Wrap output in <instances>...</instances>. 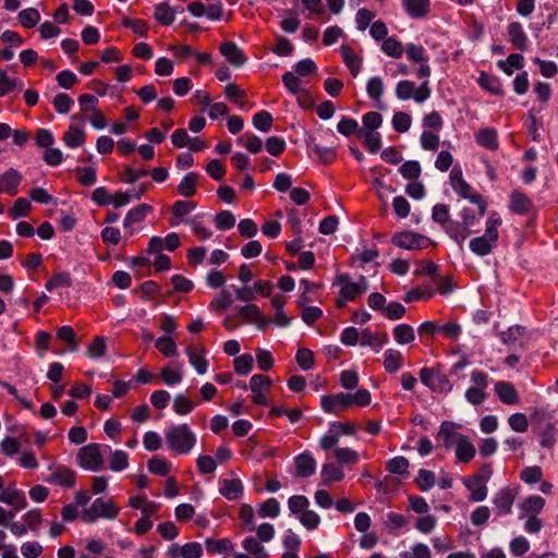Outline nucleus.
I'll use <instances>...</instances> for the list:
<instances>
[{
    "label": "nucleus",
    "mask_w": 558,
    "mask_h": 558,
    "mask_svg": "<svg viewBox=\"0 0 558 558\" xmlns=\"http://www.w3.org/2000/svg\"><path fill=\"white\" fill-rule=\"evenodd\" d=\"M0 502L12 506L15 513L24 507V496L17 489L7 488L1 489L0 493Z\"/></svg>",
    "instance_id": "7c9ffc66"
},
{
    "label": "nucleus",
    "mask_w": 558,
    "mask_h": 558,
    "mask_svg": "<svg viewBox=\"0 0 558 558\" xmlns=\"http://www.w3.org/2000/svg\"><path fill=\"white\" fill-rule=\"evenodd\" d=\"M524 58L520 53H511L506 60H499L497 66L507 75H511L514 70L523 68Z\"/></svg>",
    "instance_id": "58836bf2"
},
{
    "label": "nucleus",
    "mask_w": 558,
    "mask_h": 558,
    "mask_svg": "<svg viewBox=\"0 0 558 558\" xmlns=\"http://www.w3.org/2000/svg\"><path fill=\"white\" fill-rule=\"evenodd\" d=\"M507 33L510 43L518 50H525L527 44V36L523 26L519 22H511L507 27Z\"/></svg>",
    "instance_id": "6ab92c4d"
},
{
    "label": "nucleus",
    "mask_w": 558,
    "mask_h": 558,
    "mask_svg": "<svg viewBox=\"0 0 558 558\" xmlns=\"http://www.w3.org/2000/svg\"><path fill=\"white\" fill-rule=\"evenodd\" d=\"M243 484L239 478L219 482V493L228 500H239L243 496Z\"/></svg>",
    "instance_id": "f3484780"
},
{
    "label": "nucleus",
    "mask_w": 558,
    "mask_h": 558,
    "mask_svg": "<svg viewBox=\"0 0 558 558\" xmlns=\"http://www.w3.org/2000/svg\"><path fill=\"white\" fill-rule=\"evenodd\" d=\"M253 356L251 354H242L234 359V371L241 376L247 375L253 369Z\"/></svg>",
    "instance_id": "0e129e2a"
},
{
    "label": "nucleus",
    "mask_w": 558,
    "mask_h": 558,
    "mask_svg": "<svg viewBox=\"0 0 558 558\" xmlns=\"http://www.w3.org/2000/svg\"><path fill=\"white\" fill-rule=\"evenodd\" d=\"M195 407L196 404L191 401L184 393H178L174 396L173 411L178 415H187L195 409Z\"/></svg>",
    "instance_id": "09e8293b"
},
{
    "label": "nucleus",
    "mask_w": 558,
    "mask_h": 558,
    "mask_svg": "<svg viewBox=\"0 0 558 558\" xmlns=\"http://www.w3.org/2000/svg\"><path fill=\"white\" fill-rule=\"evenodd\" d=\"M307 146L324 163H331L336 158V150L333 147L322 146L313 138L307 142Z\"/></svg>",
    "instance_id": "ea45409f"
},
{
    "label": "nucleus",
    "mask_w": 558,
    "mask_h": 558,
    "mask_svg": "<svg viewBox=\"0 0 558 558\" xmlns=\"http://www.w3.org/2000/svg\"><path fill=\"white\" fill-rule=\"evenodd\" d=\"M170 558H201L203 556V547L197 542L186 543L181 546L172 544L168 549Z\"/></svg>",
    "instance_id": "f8f14e48"
},
{
    "label": "nucleus",
    "mask_w": 558,
    "mask_h": 558,
    "mask_svg": "<svg viewBox=\"0 0 558 558\" xmlns=\"http://www.w3.org/2000/svg\"><path fill=\"white\" fill-rule=\"evenodd\" d=\"M78 465L87 471H99L104 465V458L98 444L83 446L77 453Z\"/></svg>",
    "instance_id": "423d86ee"
},
{
    "label": "nucleus",
    "mask_w": 558,
    "mask_h": 558,
    "mask_svg": "<svg viewBox=\"0 0 558 558\" xmlns=\"http://www.w3.org/2000/svg\"><path fill=\"white\" fill-rule=\"evenodd\" d=\"M388 343V336L387 333H373L369 331V329H363L361 331V340L360 344L362 347H369L375 352H379L385 344Z\"/></svg>",
    "instance_id": "aec40b11"
},
{
    "label": "nucleus",
    "mask_w": 558,
    "mask_h": 558,
    "mask_svg": "<svg viewBox=\"0 0 558 558\" xmlns=\"http://www.w3.org/2000/svg\"><path fill=\"white\" fill-rule=\"evenodd\" d=\"M190 364L194 367L198 375L206 374L208 369V361L205 359L206 350L198 345H189L185 350Z\"/></svg>",
    "instance_id": "ddd939ff"
},
{
    "label": "nucleus",
    "mask_w": 558,
    "mask_h": 558,
    "mask_svg": "<svg viewBox=\"0 0 558 558\" xmlns=\"http://www.w3.org/2000/svg\"><path fill=\"white\" fill-rule=\"evenodd\" d=\"M501 225V219L497 213L488 216L485 225V232L483 235L473 238L470 241L469 247L472 253L477 256H486L497 246L499 233L498 227Z\"/></svg>",
    "instance_id": "f257e3e1"
},
{
    "label": "nucleus",
    "mask_w": 558,
    "mask_h": 558,
    "mask_svg": "<svg viewBox=\"0 0 558 558\" xmlns=\"http://www.w3.org/2000/svg\"><path fill=\"white\" fill-rule=\"evenodd\" d=\"M199 175L196 172L186 173L178 185V193L183 197H191L196 193Z\"/></svg>",
    "instance_id": "473e14b6"
},
{
    "label": "nucleus",
    "mask_w": 558,
    "mask_h": 558,
    "mask_svg": "<svg viewBox=\"0 0 558 558\" xmlns=\"http://www.w3.org/2000/svg\"><path fill=\"white\" fill-rule=\"evenodd\" d=\"M544 506H545L544 498L541 496H537V495L529 496L527 498H525L524 500H522L519 504V508L523 512H526V513H529V512L538 513L542 511Z\"/></svg>",
    "instance_id": "3c124183"
},
{
    "label": "nucleus",
    "mask_w": 558,
    "mask_h": 558,
    "mask_svg": "<svg viewBox=\"0 0 558 558\" xmlns=\"http://www.w3.org/2000/svg\"><path fill=\"white\" fill-rule=\"evenodd\" d=\"M155 347L167 357H172L178 354L175 341L169 335L157 338Z\"/></svg>",
    "instance_id": "a18cd8bd"
},
{
    "label": "nucleus",
    "mask_w": 558,
    "mask_h": 558,
    "mask_svg": "<svg viewBox=\"0 0 558 558\" xmlns=\"http://www.w3.org/2000/svg\"><path fill=\"white\" fill-rule=\"evenodd\" d=\"M525 333V327L512 325L506 331L500 332L499 337L502 343L507 345H518Z\"/></svg>",
    "instance_id": "c9c22d12"
},
{
    "label": "nucleus",
    "mask_w": 558,
    "mask_h": 558,
    "mask_svg": "<svg viewBox=\"0 0 558 558\" xmlns=\"http://www.w3.org/2000/svg\"><path fill=\"white\" fill-rule=\"evenodd\" d=\"M399 172L404 179L415 180L421 175L422 168L418 161L409 160L401 165Z\"/></svg>",
    "instance_id": "338daca9"
},
{
    "label": "nucleus",
    "mask_w": 558,
    "mask_h": 558,
    "mask_svg": "<svg viewBox=\"0 0 558 558\" xmlns=\"http://www.w3.org/2000/svg\"><path fill=\"white\" fill-rule=\"evenodd\" d=\"M395 341L400 344H409L415 340V331L409 324H399L392 330Z\"/></svg>",
    "instance_id": "f704fd0d"
},
{
    "label": "nucleus",
    "mask_w": 558,
    "mask_h": 558,
    "mask_svg": "<svg viewBox=\"0 0 558 558\" xmlns=\"http://www.w3.org/2000/svg\"><path fill=\"white\" fill-rule=\"evenodd\" d=\"M147 468L153 474L166 476L170 470V464L165 458L153 457L148 461Z\"/></svg>",
    "instance_id": "774afa93"
},
{
    "label": "nucleus",
    "mask_w": 558,
    "mask_h": 558,
    "mask_svg": "<svg viewBox=\"0 0 558 558\" xmlns=\"http://www.w3.org/2000/svg\"><path fill=\"white\" fill-rule=\"evenodd\" d=\"M381 50L392 58H400L404 52L402 44L395 37L386 38L381 45Z\"/></svg>",
    "instance_id": "052dcab7"
},
{
    "label": "nucleus",
    "mask_w": 558,
    "mask_h": 558,
    "mask_svg": "<svg viewBox=\"0 0 558 558\" xmlns=\"http://www.w3.org/2000/svg\"><path fill=\"white\" fill-rule=\"evenodd\" d=\"M366 93L368 97L376 101V107L378 109H384V105L381 102V96L384 94V82L379 76H372L366 84Z\"/></svg>",
    "instance_id": "bb28decb"
},
{
    "label": "nucleus",
    "mask_w": 558,
    "mask_h": 558,
    "mask_svg": "<svg viewBox=\"0 0 558 558\" xmlns=\"http://www.w3.org/2000/svg\"><path fill=\"white\" fill-rule=\"evenodd\" d=\"M294 463L296 468V476L299 477H310L316 471V460L310 452L298 454L294 459Z\"/></svg>",
    "instance_id": "2eb2a0df"
},
{
    "label": "nucleus",
    "mask_w": 558,
    "mask_h": 558,
    "mask_svg": "<svg viewBox=\"0 0 558 558\" xmlns=\"http://www.w3.org/2000/svg\"><path fill=\"white\" fill-rule=\"evenodd\" d=\"M37 203L46 205L48 207L47 216L52 217L54 210L60 204V201L49 194L46 190L37 187Z\"/></svg>",
    "instance_id": "603ef678"
},
{
    "label": "nucleus",
    "mask_w": 558,
    "mask_h": 558,
    "mask_svg": "<svg viewBox=\"0 0 558 558\" xmlns=\"http://www.w3.org/2000/svg\"><path fill=\"white\" fill-rule=\"evenodd\" d=\"M341 56L344 64L348 66L352 75L355 77L360 73L362 59L357 57L351 47L342 46L341 47Z\"/></svg>",
    "instance_id": "e433bc0d"
},
{
    "label": "nucleus",
    "mask_w": 558,
    "mask_h": 558,
    "mask_svg": "<svg viewBox=\"0 0 558 558\" xmlns=\"http://www.w3.org/2000/svg\"><path fill=\"white\" fill-rule=\"evenodd\" d=\"M129 466V456L123 450H114L110 456V470L121 472Z\"/></svg>",
    "instance_id": "bf43d9fd"
},
{
    "label": "nucleus",
    "mask_w": 558,
    "mask_h": 558,
    "mask_svg": "<svg viewBox=\"0 0 558 558\" xmlns=\"http://www.w3.org/2000/svg\"><path fill=\"white\" fill-rule=\"evenodd\" d=\"M236 143L252 154H257L263 149V141L255 134L245 133L236 140Z\"/></svg>",
    "instance_id": "de8ad7c7"
},
{
    "label": "nucleus",
    "mask_w": 558,
    "mask_h": 558,
    "mask_svg": "<svg viewBox=\"0 0 558 558\" xmlns=\"http://www.w3.org/2000/svg\"><path fill=\"white\" fill-rule=\"evenodd\" d=\"M414 92H416V85L413 81H400L396 86V96L400 100L413 98Z\"/></svg>",
    "instance_id": "69168bd1"
},
{
    "label": "nucleus",
    "mask_w": 558,
    "mask_h": 558,
    "mask_svg": "<svg viewBox=\"0 0 558 558\" xmlns=\"http://www.w3.org/2000/svg\"><path fill=\"white\" fill-rule=\"evenodd\" d=\"M178 10L170 7L167 2L158 3L154 10V17L162 25H171L177 15Z\"/></svg>",
    "instance_id": "c756f323"
},
{
    "label": "nucleus",
    "mask_w": 558,
    "mask_h": 558,
    "mask_svg": "<svg viewBox=\"0 0 558 558\" xmlns=\"http://www.w3.org/2000/svg\"><path fill=\"white\" fill-rule=\"evenodd\" d=\"M402 3L412 19L423 17L429 11V0H402Z\"/></svg>",
    "instance_id": "c85d7f7f"
},
{
    "label": "nucleus",
    "mask_w": 558,
    "mask_h": 558,
    "mask_svg": "<svg viewBox=\"0 0 558 558\" xmlns=\"http://www.w3.org/2000/svg\"><path fill=\"white\" fill-rule=\"evenodd\" d=\"M322 485L329 486L333 482H340L344 477L342 469L335 463H325L320 471Z\"/></svg>",
    "instance_id": "cd10ccee"
},
{
    "label": "nucleus",
    "mask_w": 558,
    "mask_h": 558,
    "mask_svg": "<svg viewBox=\"0 0 558 558\" xmlns=\"http://www.w3.org/2000/svg\"><path fill=\"white\" fill-rule=\"evenodd\" d=\"M196 208L195 202H189V201H177L173 203L171 213L172 218L170 219V226L177 227L181 222V218L189 215Z\"/></svg>",
    "instance_id": "b1692460"
},
{
    "label": "nucleus",
    "mask_w": 558,
    "mask_h": 558,
    "mask_svg": "<svg viewBox=\"0 0 558 558\" xmlns=\"http://www.w3.org/2000/svg\"><path fill=\"white\" fill-rule=\"evenodd\" d=\"M509 207L518 215H525L532 209L533 203L524 193L514 190L510 194Z\"/></svg>",
    "instance_id": "4be33fe9"
},
{
    "label": "nucleus",
    "mask_w": 558,
    "mask_h": 558,
    "mask_svg": "<svg viewBox=\"0 0 558 558\" xmlns=\"http://www.w3.org/2000/svg\"><path fill=\"white\" fill-rule=\"evenodd\" d=\"M392 128L399 133H405L410 130L412 118L409 113L399 111L396 112L391 120Z\"/></svg>",
    "instance_id": "e2e57ef3"
},
{
    "label": "nucleus",
    "mask_w": 558,
    "mask_h": 558,
    "mask_svg": "<svg viewBox=\"0 0 558 558\" xmlns=\"http://www.w3.org/2000/svg\"><path fill=\"white\" fill-rule=\"evenodd\" d=\"M44 480L51 484L72 487L75 484V473L66 466L58 465L50 469V473Z\"/></svg>",
    "instance_id": "9b49d317"
},
{
    "label": "nucleus",
    "mask_w": 558,
    "mask_h": 558,
    "mask_svg": "<svg viewBox=\"0 0 558 558\" xmlns=\"http://www.w3.org/2000/svg\"><path fill=\"white\" fill-rule=\"evenodd\" d=\"M63 143L69 148H76L84 144L85 132L80 126L71 124L68 131L63 134Z\"/></svg>",
    "instance_id": "2f4dec72"
},
{
    "label": "nucleus",
    "mask_w": 558,
    "mask_h": 558,
    "mask_svg": "<svg viewBox=\"0 0 558 558\" xmlns=\"http://www.w3.org/2000/svg\"><path fill=\"white\" fill-rule=\"evenodd\" d=\"M434 293L435 291L430 286L418 287L407 292L403 300L407 303H412L418 300H429L433 298Z\"/></svg>",
    "instance_id": "864d4df0"
},
{
    "label": "nucleus",
    "mask_w": 558,
    "mask_h": 558,
    "mask_svg": "<svg viewBox=\"0 0 558 558\" xmlns=\"http://www.w3.org/2000/svg\"><path fill=\"white\" fill-rule=\"evenodd\" d=\"M57 337L68 344V349L71 352L78 350V341L76 333L71 326H62L57 331Z\"/></svg>",
    "instance_id": "49530a36"
},
{
    "label": "nucleus",
    "mask_w": 558,
    "mask_h": 558,
    "mask_svg": "<svg viewBox=\"0 0 558 558\" xmlns=\"http://www.w3.org/2000/svg\"><path fill=\"white\" fill-rule=\"evenodd\" d=\"M120 512V508L111 500L96 498L88 508H85L81 514L85 523H95L98 519L114 520Z\"/></svg>",
    "instance_id": "7ed1b4c3"
},
{
    "label": "nucleus",
    "mask_w": 558,
    "mask_h": 558,
    "mask_svg": "<svg viewBox=\"0 0 558 558\" xmlns=\"http://www.w3.org/2000/svg\"><path fill=\"white\" fill-rule=\"evenodd\" d=\"M445 232L459 245H462L464 240L469 236L470 232L463 230V227L460 222L450 221L448 225L444 227Z\"/></svg>",
    "instance_id": "8fccbe9b"
},
{
    "label": "nucleus",
    "mask_w": 558,
    "mask_h": 558,
    "mask_svg": "<svg viewBox=\"0 0 558 558\" xmlns=\"http://www.w3.org/2000/svg\"><path fill=\"white\" fill-rule=\"evenodd\" d=\"M477 83L483 89L487 90L492 95L502 94V84L500 83L499 78L494 75L482 72Z\"/></svg>",
    "instance_id": "4c0bfd02"
},
{
    "label": "nucleus",
    "mask_w": 558,
    "mask_h": 558,
    "mask_svg": "<svg viewBox=\"0 0 558 558\" xmlns=\"http://www.w3.org/2000/svg\"><path fill=\"white\" fill-rule=\"evenodd\" d=\"M153 210L151 206L146 204H141L128 211L123 220V227L129 233V235L133 234V225L141 222L145 219L146 215Z\"/></svg>",
    "instance_id": "dca6fc26"
},
{
    "label": "nucleus",
    "mask_w": 558,
    "mask_h": 558,
    "mask_svg": "<svg viewBox=\"0 0 558 558\" xmlns=\"http://www.w3.org/2000/svg\"><path fill=\"white\" fill-rule=\"evenodd\" d=\"M458 439L459 441L454 446L456 457L458 461L468 463L475 457L476 449L468 436L464 435Z\"/></svg>",
    "instance_id": "412c9836"
},
{
    "label": "nucleus",
    "mask_w": 558,
    "mask_h": 558,
    "mask_svg": "<svg viewBox=\"0 0 558 558\" xmlns=\"http://www.w3.org/2000/svg\"><path fill=\"white\" fill-rule=\"evenodd\" d=\"M272 121V116L266 110H260L253 116V125L260 132L270 131Z\"/></svg>",
    "instance_id": "6e6d98bb"
},
{
    "label": "nucleus",
    "mask_w": 558,
    "mask_h": 558,
    "mask_svg": "<svg viewBox=\"0 0 558 558\" xmlns=\"http://www.w3.org/2000/svg\"><path fill=\"white\" fill-rule=\"evenodd\" d=\"M517 496L518 489L515 487L505 486L497 490L492 498L494 513L497 517L510 514Z\"/></svg>",
    "instance_id": "0eeeda50"
},
{
    "label": "nucleus",
    "mask_w": 558,
    "mask_h": 558,
    "mask_svg": "<svg viewBox=\"0 0 558 558\" xmlns=\"http://www.w3.org/2000/svg\"><path fill=\"white\" fill-rule=\"evenodd\" d=\"M168 448L179 454L189 453L196 444V435L187 424L172 425L165 432Z\"/></svg>",
    "instance_id": "f03ea898"
},
{
    "label": "nucleus",
    "mask_w": 558,
    "mask_h": 558,
    "mask_svg": "<svg viewBox=\"0 0 558 558\" xmlns=\"http://www.w3.org/2000/svg\"><path fill=\"white\" fill-rule=\"evenodd\" d=\"M403 366V355L399 350L387 349L384 353V368L393 374Z\"/></svg>",
    "instance_id": "a878e982"
},
{
    "label": "nucleus",
    "mask_w": 558,
    "mask_h": 558,
    "mask_svg": "<svg viewBox=\"0 0 558 558\" xmlns=\"http://www.w3.org/2000/svg\"><path fill=\"white\" fill-rule=\"evenodd\" d=\"M333 284L340 287V294L337 299V305L339 307L345 306L348 301H353L359 294L355 283L351 281V278L348 274L338 275L333 281Z\"/></svg>",
    "instance_id": "1a4fd4ad"
},
{
    "label": "nucleus",
    "mask_w": 558,
    "mask_h": 558,
    "mask_svg": "<svg viewBox=\"0 0 558 558\" xmlns=\"http://www.w3.org/2000/svg\"><path fill=\"white\" fill-rule=\"evenodd\" d=\"M426 240V238L422 234L414 233L411 231H403L396 233L391 242L401 248L405 250H420L423 246V242Z\"/></svg>",
    "instance_id": "9d476101"
},
{
    "label": "nucleus",
    "mask_w": 558,
    "mask_h": 558,
    "mask_svg": "<svg viewBox=\"0 0 558 558\" xmlns=\"http://www.w3.org/2000/svg\"><path fill=\"white\" fill-rule=\"evenodd\" d=\"M480 476L472 475L463 480V484L470 490L469 499L474 502L483 501L487 498V486L486 482H480Z\"/></svg>",
    "instance_id": "4468645a"
},
{
    "label": "nucleus",
    "mask_w": 558,
    "mask_h": 558,
    "mask_svg": "<svg viewBox=\"0 0 558 558\" xmlns=\"http://www.w3.org/2000/svg\"><path fill=\"white\" fill-rule=\"evenodd\" d=\"M21 175L14 169H9L0 175V185L3 192L14 195L16 194V187L20 184Z\"/></svg>",
    "instance_id": "72a5a7b5"
},
{
    "label": "nucleus",
    "mask_w": 558,
    "mask_h": 558,
    "mask_svg": "<svg viewBox=\"0 0 558 558\" xmlns=\"http://www.w3.org/2000/svg\"><path fill=\"white\" fill-rule=\"evenodd\" d=\"M420 379L423 385L437 393H448L452 390V385L448 377L435 368L423 367L420 371Z\"/></svg>",
    "instance_id": "39448f33"
},
{
    "label": "nucleus",
    "mask_w": 558,
    "mask_h": 558,
    "mask_svg": "<svg viewBox=\"0 0 558 558\" xmlns=\"http://www.w3.org/2000/svg\"><path fill=\"white\" fill-rule=\"evenodd\" d=\"M320 407L326 413H338L340 411L352 408L350 393L339 392L335 395H326L320 398Z\"/></svg>",
    "instance_id": "6e6552de"
},
{
    "label": "nucleus",
    "mask_w": 558,
    "mask_h": 558,
    "mask_svg": "<svg viewBox=\"0 0 558 558\" xmlns=\"http://www.w3.org/2000/svg\"><path fill=\"white\" fill-rule=\"evenodd\" d=\"M220 52L233 66H242L246 62L243 51L233 41H225L220 46Z\"/></svg>",
    "instance_id": "a211bd4d"
},
{
    "label": "nucleus",
    "mask_w": 558,
    "mask_h": 558,
    "mask_svg": "<svg viewBox=\"0 0 558 558\" xmlns=\"http://www.w3.org/2000/svg\"><path fill=\"white\" fill-rule=\"evenodd\" d=\"M454 423L445 421L440 424L439 432H438V438H441L444 440L445 448L449 449L452 446H456V444L459 441L458 437H463V434L457 433L454 430Z\"/></svg>",
    "instance_id": "5701e85b"
},
{
    "label": "nucleus",
    "mask_w": 558,
    "mask_h": 558,
    "mask_svg": "<svg viewBox=\"0 0 558 558\" xmlns=\"http://www.w3.org/2000/svg\"><path fill=\"white\" fill-rule=\"evenodd\" d=\"M337 131L343 136H351L352 134H356L359 136V131L361 130L356 120L349 117H342L337 124Z\"/></svg>",
    "instance_id": "680f3d73"
},
{
    "label": "nucleus",
    "mask_w": 558,
    "mask_h": 558,
    "mask_svg": "<svg viewBox=\"0 0 558 558\" xmlns=\"http://www.w3.org/2000/svg\"><path fill=\"white\" fill-rule=\"evenodd\" d=\"M280 504L279 501L271 497L262 502L258 506L257 514L260 518H271L275 519L280 514Z\"/></svg>",
    "instance_id": "c03bdc74"
},
{
    "label": "nucleus",
    "mask_w": 558,
    "mask_h": 558,
    "mask_svg": "<svg viewBox=\"0 0 558 558\" xmlns=\"http://www.w3.org/2000/svg\"><path fill=\"white\" fill-rule=\"evenodd\" d=\"M450 182L453 191L459 194L462 198L470 201L476 205L480 209L481 216L486 211V203L482 195L473 191L472 186L463 179L460 169H452L450 172Z\"/></svg>",
    "instance_id": "20e7f679"
},
{
    "label": "nucleus",
    "mask_w": 558,
    "mask_h": 558,
    "mask_svg": "<svg viewBox=\"0 0 558 558\" xmlns=\"http://www.w3.org/2000/svg\"><path fill=\"white\" fill-rule=\"evenodd\" d=\"M409 464V460L405 457L399 456L390 459L386 468L391 474L403 476L408 474Z\"/></svg>",
    "instance_id": "13d9d810"
},
{
    "label": "nucleus",
    "mask_w": 558,
    "mask_h": 558,
    "mask_svg": "<svg viewBox=\"0 0 558 558\" xmlns=\"http://www.w3.org/2000/svg\"><path fill=\"white\" fill-rule=\"evenodd\" d=\"M359 138L363 140L364 145L371 154H376L381 147V136L377 131H359Z\"/></svg>",
    "instance_id": "a19ab883"
},
{
    "label": "nucleus",
    "mask_w": 558,
    "mask_h": 558,
    "mask_svg": "<svg viewBox=\"0 0 558 558\" xmlns=\"http://www.w3.org/2000/svg\"><path fill=\"white\" fill-rule=\"evenodd\" d=\"M495 392L505 404H514L519 400L517 390L508 381H497L495 384Z\"/></svg>",
    "instance_id": "393cba45"
},
{
    "label": "nucleus",
    "mask_w": 558,
    "mask_h": 558,
    "mask_svg": "<svg viewBox=\"0 0 558 558\" xmlns=\"http://www.w3.org/2000/svg\"><path fill=\"white\" fill-rule=\"evenodd\" d=\"M52 105L58 113L66 114L74 106V100L65 93H58L52 99Z\"/></svg>",
    "instance_id": "5fc2aeb1"
},
{
    "label": "nucleus",
    "mask_w": 558,
    "mask_h": 558,
    "mask_svg": "<svg viewBox=\"0 0 558 558\" xmlns=\"http://www.w3.org/2000/svg\"><path fill=\"white\" fill-rule=\"evenodd\" d=\"M263 542L259 539L250 536L244 538L242 545L243 548L251 555L254 556V558H268L269 554L267 549L262 545Z\"/></svg>",
    "instance_id": "79ce46f5"
},
{
    "label": "nucleus",
    "mask_w": 558,
    "mask_h": 558,
    "mask_svg": "<svg viewBox=\"0 0 558 558\" xmlns=\"http://www.w3.org/2000/svg\"><path fill=\"white\" fill-rule=\"evenodd\" d=\"M415 482L422 492H428L436 484V476L434 472L425 469H421L417 472Z\"/></svg>",
    "instance_id": "4d7b16f0"
},
{
    "label": "nucleus",
    "mask_w": 558,
    "mask_h": 558,
    "mask_svg": "<svg viewBox=\"0 0 558 558\" xmlns=\"http://www.w3.org/2000/svg\"><path fill=\"white\" fill-rule=\"evenodd\" d=\"M476 141L481 146L490 150L498 147L497 133L489 128L480 130L476 134Z\"/></svg>",
    "instance_id": "37998d69"
}]
</instances>
